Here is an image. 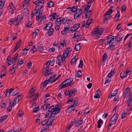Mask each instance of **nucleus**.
Returning <instances> with one entry per match:
<instances>
[{"mask_svg": "<svg viewBox=\"0 0 132 132\" xmlns=\"http://www.w3.org/2000/svg\"><path fill=\"white\" fill-rule=\"evenodd\" d=\"M90 110L88 108L86 109L85 110L84 113L85 114H87L89 112Z\"/></svg>", "mask_w": 132, "mask_h": 132, "instance_id": "55", "label": "nucleus"}, {"mask_svg": "<svg viewBox=\"0 0 132 132\" xmlns=\"http://www.w3.org/2000/svg\"><path fill=\"white\" fill-rule=\"evenodd\" d=\"M35 91V90H34L33 88H32L31 89L30 93L29 94V97H33V99L30 101V102L31 103H34V101L37 100L39 94L38 93H36L34 95H33Z\"/></svg>", "mask_w": 132, "mask_h": 132, "instance_id": "6", "label": "nucleus"}, {"mask_svg": "<svg viewBox=\"0 0 132 132\" xmlns=\"http://www.w3.org/2000/svg\"><path fill=\"white\" fill-rule=\"evenodd\" d=\"M67 23L68 24V25L67 26H69V28L70 27V26L71 25L72 23V21L71 20H68L67 21Z\"/></svg>", "mask_w": 132, "mask_h": 132, "instance_id": "45", "label": "nucleus"}, {"mask_svg": "<svg viewBox=\"0 0 132 132\" xmlns=\"http://www.w3.org/2000/svg\"><path fill=\"white\" fill-rule=\"evenodd\" d=\"M83 61L82 60H80V63L78 66V67L80 68H82L83 67Z\"/></svg>", "mask_w": 132, "mask_h": 132, "instance_id": "53", "label": "nucleus"}, {"mask_svg": "<svg viewBox=\"0 0 132 132\" xmlns=\"http://www.w3.org/2000/svg\"><path fill=\"white\" fill-rule=\"evenodd\" d=\"M72 127L71 124H69L68 125L67 127V129L66 131V132H69V130Z\"/></svg>", "mask_w": 132, "mask_h": 132, "instance_id": "50", "label": "nucleus"}, {"mask_svg": "<svg viewBox=\"0 0 132 132\" xmlns=\"http://www.w3.org/2000/svg\"><path fill=\"white\" fill-rule=\"evenodd\" d=\"M91 6L89 5H85L83 6V7L84 8V10L85 11H87L89 9Z\"/></svg>", "mask_w": 132, "mask_h": 132, "instance_id": "43", "label": "nucleus"}, {"mask_svg": "<svg viewBox=\"0 0 132 132\" xmlns=\"http://www.w3.org/2000/svg\"><path fill=\"white\" fill-rule=\"evenodd\" d=\"M57 59L58 61H59L64 62L65 60V58H64L61 55H59L57 57Z\"/></svg>", "mask_w": 132, "mask_h": 132, "instance_id": "28", "label": "nucleus"}, {"mask_svg": "<svg viewBox=\"0 0 132 132\" xmlns=\"http://www.w3.org/2000/svg\"><path fill=\"white\" fill-rule=\"evenodd\" d=\"M80 24L79 23L75 24L73 27H71L70 30L72 32H74L76 31L80 27Z\"/></svg>", "mask_w": 132, "mask_h": 132, "instance_id": "16", "label": "nucleus"}, {"mask_svg": "<svg viewBox=\"0 0 132 132\" xmlns=\"http://www.w3.org/2000/svg\"><path fill=\"white\" fill-rule=\"evenodd\" d=\"M114 36L110 35L108 36L107 40L108 41L107 42V44L106 45H110L111 44H112L114 43Z\"/></svg>", "mask_w": 132, "mask_h": 132, "instance_id": "12", "label": "nucleus"}, {"mask_svg": "<svg viewBox=\"0 0 132 132\" xmlns=\"http://www.w3.org/2000/svg\"><path fill=\"white\" fill-rule=\"evenodd\" d=\"M1 106L3 108H5L6 105L5 103L3 102H2L1 103Z\"/></svg>", "mask_w": 132, "mask_h": 132, "instance_id": "57", "label": "nucleus"}, {"mask_svg": "<svg viewBox=\"0 0 132 132\" xmlns=\"http://www.w3.org/2000/svg\"><path fill=\"white\" fill-rule=\"evenodd\" d=\"M51 117L48 120H46V121H47L46 122V127L47 126L48 127L49 126H51L52 125L53 121L55 119V118L54 117Z\"/></svg>", "mask_w": 132, "mask_h": 132, "instance_id": "17", "label": "nucleus"}, {"mask_svg": "<svg viewBox=\"0 0 132 132\" xmlns=\"http://www.w3.org/2000/svg\"><path fill=\"white\" fill-rule=\"evenodd\" d=\"M115 46L114 45L111 44L109 46V47L108 48V49L110 48L111 50H114L115 48Z\"/></svg>", "mask_w": 132, "mask_h": 132, "instance_id": "56", "label": "nucleus"}, {"mask_svg": "<svg viewBox=\"0 0 132 132\" xmlns=\"http://www.w3.org/2000/svg\"><path fill=\"white\" fill-rule=\"evenodd\" d=\"M7 11L9 13L11 12L12 14H13V12L15 9L14 5L11 2L10 3L9 6L7 8Z\"/></svg>", "mask_w": 132, "mask_h": 132, "instance_id": "14", "label": "nucleus"}, {"mask_svg": "<svg viewBox=\"0 0 132 132\" xmlns=\"http://www.w3.org/2000/svg\"><path fill=\"white\" fill-rule=\"evenodd\" d=\"M81 72V70H78L77 73L76 75V77H81L82 76Z\"/></svg>", "mask_w": 132, "mask_h": 132, "instance_id": "37", "label": "nucleus"}, {"mask_svg": "<svg viewBox=\"0 0 132 132\" xmlns=\"http://www.w3.org/2000/svg\"><path fill=\"white\" fill-rule=\"evenodd\" d=\"M113 7L112 6H111L110 9H109L108 11H107L104 14V15H109L111 16L112 12L113 11L112 10V9Z\"/></svg>", "mask_w": 132, "mask_h": 132, "instance_id": "23", "label": "nucleus"}, {"mask_svg": "<svg viewBox=\"0 0 132 132\" xmlns=\"http://www.w3.org/2000/svg\"><path fill=\"white\" fill-rule=\"evenodd\" d=\"M22 12L23 13L28 14V9L27 7H26L22 10Z\"/></svg>", "mask_w": 132, "mask_h": 132, "instance_id": "49", "label": "nucleus"}, {"mask_svg": "<svg viewBox=\"0 0 132 132\" xmlns=\"http://www.w3.org/2000/svg\"><path fill=\"white\" fill-rule=\"evenodd\" d=\"M60 110V108L56 106H52L48 109V111L46 112L45 117L47 118L52 117L55 118V114L59 112Z\"/></svg>", "mask_w": 132, "mask_h": 132, "instance_id": "1", "label": "nucleus"}, {"mask_svg": "<svg viewBox=\"0 0 132 132\" xmlns=\"http://www.w3.org/2000/svg\"><path fill=\"white\" fill-rule=\"evenodd\" d=\"M61 22L63 24L65 23L68 20V18L67 17L63 18L61 17Z\"/></svg>", "mask_w": 132, "mask_h": 132, "instance_id": "35", "label": "nucleus"}, {"mask_svg": "<svg viewBox=\"0 0 132 132\" xmlns=\"http://www.w3.org/2000/svg\"><path fill=\"white\" fill-rule=\"evenodd\" d=\"M18 115L19 117H21L23 115V113L22 111H19L18 113Z\"/></svg>", "mask_w": 132, "mask_h": 132, "instance_id": "62", "label": "nucleus"}, {"mask_svg": "<svg viewBox=\"0 0 132 132\" xmlns=\"http://www.w3.org/2000/svg\"><path fill=\"white\" fill-rule=\"evenodd\" d=\"M129 101L128 102H127L128 106H129V103L130 102H132V93H130L129 94Z\"/></svg>", "mask_w": 132, "mask_h": 132, "instance_id": "34", "label": "nucleus"}, {"mask_svg": "<svg viewBox=\"0 0 132 132\" xmlns=\"http://www.w3.org/2000/svg\"><path fill=\"white\" fill-rule=\"evenodd\" d=\"M30 0H24V1L22 2L23 4L22 6L23 7L25 6H26L25 5L28 3Z\"/></svg>", "mask_w": 132, "mask_h": 132, "instance_id": "41", "label": "nucleus"}, {"mask_svg": "<svg viewBox=\"0 0 132 132\" xmlns=\"http://www.w3.org/2000/svg\"><path fill=\"white\" fill-rule=\"evenodd\" d=\"M57 80V79H56L55 78H50L49 79L50 82V83H52L55 82Z\"/></svg>", "mask_w": 132, "mask_h": 132, "instance_id": "47", "label": "nucleus"}, {"mask_svg": "<svg viewBox=\"0 0 132 132\" xmlns=\"http://www.w3.org/2000/svg\"><path fill=\"white\" fill-rule=\"evenodd\" d=\"M89 25V24H88V23H87V22H85V21H84L83 23V24H82V27H85L86 28H87Z\"/></svg>", "mask_w": 132, "mask_h": 132, "instance_id": "48", "label": "nucleus"}, {"mask_svg": "<svg viewBox=\"0 0 132 132\" xmlns=\"http://www.w3.org/2000/svg\"><path fill=\"white\" fill-rule=\"evenodd\" d=\"M117 90L114 92L113 93H110L109 96H108V98H111L113 97L114 96L116 95H117Z\"/></svg>", "mask_w": 132, "mask_h": 132, "instance_id": "25", "label": "nucleus"}, {"mask_svg": "<svg viewBox=\"0 0 132 132\" xmlns=\"http://www.w3.org/2000/svg\"><path fill=\"white\" fill-rule=\"evenodd\" d=\"M61 17H59L57 18L56 20V22L55 23L56 25H60L61 22Z\"/></svg>", "mask_w": 132, "mask_h": 132, "instance_id": "32", "label": "nucleus"}, {"mask_svg": "<svg viewBox=\"0 0 132 132\" xmlns=\"http://www.w3.org/2000/svg\"><path fill=\"white\" fill-rule=\"evenodd\" d=\"M67 44V43L65 39L62 40L60 41V44L58 46L59 48H63Z\"/></svg>", "mask_w": 132, "mask_h": 132, "instance_id": "18", "label": "nucleus"}, {"mask_svg": "<svg viewBox=\"0 0 132 132\" xmlns=\"http://www.w3.org/2000/svg\"><path fill=\"white\" fill-rule=\"evenodd\" d=\"M78 100L76 98H73L71 99L68 100L67 103H70L71 104L73 103L72 105L68 108L67 110V112L68 113L71 112L73 111L77 104Z\"/></svg>", "mask_w": 132, "mask_h": 132, "instance_id": "2", "label": "nucleus"}, {"mask_svg": "<svg viewBox=\"0 0 132 132\" xmlns=\"http://www.w3.org/2000/svg\"><path fill=\"white\" fill-rule=\"evenodd\" d=\"M107 59V55L106 53H104L103 56L102 61H105Z\"/></svg>", "mask_w": 132, "mask_h": 132, "instance_id": "44", "label": "nucleus"}, {"mask_svg": "<svg viewBox=\"0 0 132 132\" xmlns=\"http://www.w3.org/2000/svg\"><path fill=\"white\" fill-rule=\"evenodd\" d=\"M18 67V65L17 64H14L12 67H11L9 71V72L10 73V75L13 73Z\"/></svg>", "mask_w": 132, "mask_h": 132, "instance_id": "15", "label": "nucleus"}, {"mask_svg": "<svg viewBox=\"0 0 132 132\" xmlns=\"http://www.w3.org/2000/svg\"><path fill=\"white\" fill-rule=\"evenodd\" d=\"M123 37V35L122 34H120L116 36L115 39L118 42H119L122 40Z\"/></svg>", "mask_w": 132, "mask_h": 132, "instance_id": "22", "label": "nucleus"}, {"mask_svg": "<svg viewBox=\"0 0 132 132\" xmlns=\"http://www.w3.org/2000/svg\"><path fill=\"white\" fill-rule=\"evenodd\" d=\"M55 59H53L47 61L46 63V65L53 66L55 63Z\"/></svg>", "mask_w": 132, "mask_h": 132, "instance_id": "20", "label": "nucleus"}, {"mask_svg": "<svg viewBox=\"0 0 132 132\" xmlns=\"http://www.w3.org/2000/svg\"><path fill=\"white\" fill-rule=\"evenodd\" d=\"M41 9L36 8L35 10L33 11V12L35 13V15L36 16V19L37 20H39L41 17L42 15V12L40 11Z\"/></svg>", "mask_w": 132, "mask_h": 132, "instance_id": "7", "label": "nucleus"}, {"mask_svg": "<svg viewBox=\"0 0 132 132\" xmlns=\"http://www.w3.org/2000/svg\"><path fill=\"white\" fill-rule=\"evenodd\" d=\"M23 63V61L21 60H19L18 62V64L20 66Z\"/></svg>", "mask_w": 132, "mask_h": 132, "instance_id": "63", "label": "nucleus"}, {"mask_svg": "<svg viewBox=\"0 0 132 132\" xmlns=\"http://www.w3.org/2000/svg\"><path fill=\"white\" fill-rule=\"evenodd\" d=\"M50 106V104H45L43 105L41 108V110L43 111H45Z\"/></svg>", "mask_w": 132, "mask_h": 132, "instance_id": "21", "label": "nucleus"}, {"mask_svg": "<svg viewBox=\"0 0 132 132\" xmlns=\"http://www.w3.org/2000/svg\"><path fill=\"white\" fill-rule=\"evenodd\" d=\"M82 13V11L81 8H78L74 14V19H76L78 18L81 16Z\"/></svg>", "mask_w": 132, "mask_h": 132, "instance_id": "8", "label": "nucleus"}, {"mask_svg": "<svg viewBox=\"0 0 132 132\" xmlns=\"http://www.w3.org/2000/svg\"><path fill=\"white\" fill-rule=\"evenodd\" d=\"M53 71H52V70L51 69H50V70H46V72L45 73V76H47L49 75H50L52 73Z\"/></svg>", "mask_w": 132, "mask_h": 132, "instance_id": "36", "label": "nucleus"}, {"mask_svg": "<svg viewBox=\"0 0 132 132\" xmlns=\"http://www.w3.org/2000/svg\"><path fill=\"white\" fill-rule=\"evenodd\" d=\"M39 30L37 29H35L34 31L32 32V36L33 37H35L37 35V33L39 32Z\"/></svg>", "mask_w": 132, "mask_h": 132, "instance_id": "31", "label": "nucleus"}, {"mask_svg": "<svg viewBox=\"0 0 132 132\" xmlns=\"http://www.w3.org/2000/svg\"><path fill=\"white\" fill-rule=\"evenodd\" d=\"M7 61V63L9 65V66L10 65L13 63V60L11 59L8 58V57Z\"/></svg>", "mask_w": 132, "mask_h": 132, "instance_id": "33", "label": "nucleus"}, {"mask_svg": "<svg viewBox=\"0 0 132 132\" xmlns=\"http://www.w3.org/2000/svg\"><path fill=\"white\" fill-rule=\"evenodd\" d=\"M98 33V29H94L92 33V34L93 35H94L95 34H97Z\"/></svg>", "mask_w": 132, "mask_h": 132, "instance_id": "46", "label": "nucleus"}, {"mask_svg": "<svg viewBox=\"0 0 132 132\" xmlns=\"http://www.w3.org/2000/svg\"><path fill=\"white\" fill-rule=\"evenodd\" d=\"M77 91L76 89L74 88L65 90L64 94L65 96H68L69 98L72 97L77 92Z\"/></svg>", "mask_w": 132, "mask_h": 132, "instance_id": "5", "label": "nucleus"}, {"mask_svg": "<svg viewBox=\"0 0 132 132\" xmlns=\"http://www.w3.org/2000/svg\"><path fill=\"white\" fill-rule=\"evenodd\" d=\"M52 27V24L51 23H48L46 24V30H49L51 29Z\"/></svg>", "mask_w": 132, "mask_h": 132, "instance_id": "30", "label": "nucleus"}, {"mask_svg": "<svg viewBox=\"0 0 132 132\" xmlns=\"http://www.w3.org/2000/svg\"><path fill=\"white\" fill-rule=\"evenodd\" d=\"M126 74L125 71H122L120 74L121 77L122 78L126 76Z\"/></svg>", "mask_w": 132, "mask_h": 132, "instance_id": "40", "label": "nucleus"}, {"mask_svg": "<svg viewBox=\"0 0 132 132\" xmlns=\"http://www.w3.org/2000/svg\"><path fill=\"white\" fill-rule=\"evenodd\" d=\"M39 108L38 107H37L36 108H34L33 110V112H36L37 111H39Z\"/></svg>", "mask_w": 132, "mask_h": 132, "instance_id": "60", "label": "nucleus"}, {"mask_svg": "<svg viewBox=\"0 0 132 132\" xmlns=\"http://www.w3.org/2000/svg\"><path fill=\"white\" fill-rule=\"evenodd\" d=\"M127 116V114L124 112H123L122 114L121 119H123Z\"/></svg>", "mask_w": 132, "mask_h": 132, "instance_id": "64", "label": "nucleus"}, {"mask_svg": "<svg viewBox=\"0 0 132 132\" xmlns=\"http://www.w3.org/2000/svg\"><path fill=\"white\" fill-rule=\"evenodd\" d=\"M38 50L40 52H42V51H44L45 49H44V47L43 46L39 47H38Z\"/></svg>", "mask_w": 132, "mask_h": 132, "instance_id": "61", "label": "nucleus"}, {"mask_svg": "<svg viewBox=\"0 0 132 132\" xmlns=\"http://www.w3.org/2000/svg\"><path fill=\"white\" fill-rule=\"evenodd\" d=\"M78 9V6L77 5L73 6L71 7V11L73 13L75 12Z\"/></svg>", "mask_w": 132, "mask_h": 132, "instance_id": "29", "label": "nucleus"}, {"mask_svg": "<svg viewBox=\"0 0 132 132\" xmlns=\"http://www.w3.org/2000/svg\"><path fill=\"white\" fill-rule=\"evenodd\" d=\"M91 14L88 12H86L85 13V17L86 18H88L90 17Z\"/></svg>", "mask_w": 132, "mask_h": 132, "instance_id": "54", "label": "nucleus"}, {"mask_svg": "<svg viewBox=\"0 0 132 132\" xmlns=\"http://www.w3.org/2000/svg\"><path fill=\"white\" fill-rule=\"evenodd\" d=\"M87 23L89 24V25H90V23H92V20L91 18H88L87 21Z\"/></svg>", "mask_w": 132, "mask_h": 132, "instance_id": "58", "label": "nucleus"}, {"mask_svg": "<svg viewBox=\"0 0 132 132\" xmlns=\"http://www.w3.org/2000/svg\"><path fill=\"white\" fill-rule=\"evenodd\" d=\"M48 30L47 32L49 36H51L53 34L54 32V29L53 28H51L49 30Z\"/></svg>", "mask_w": 132, "mask_h": 132, "instance_id": "26", "label": "nucleus"}, {"mask_svg": "<svg viewBox=\"0 0 132 132\" xmlns=\"http://www.w3.org/2000/svg\"><path fill=\"white\" fill-rule=\"evenodd\" d=\"M57 15L56 13H54L49 16V19L50 20L53 21L56 19V17Z\"/></svg>", "mask_w": 132, "mask_h": 132, "instance_id": "24", "label": "nucleus"}, {"mask_svg": "<svg viewBox=\"0 0 132 132\" xmlns=\"http://www.w3.org/2000/svg\"><path fill=\"white\" fill-rule=\"evenodd\" d=\"M29 49H27L26 48H24L23 50V52H22V54L24 55H25L27 54Z\"/></svg>", "mask_w": 132, "mask_h": 132, "instance_id": "42", "label": "nucleus"}, {"mask_svg": "<svg viewBox=\"0 0 132 132\" xmlns=\"http://www.w3.org/2000/svg\"><path fill=\"white\" fill-rule=\"evenodd\" d=\"M82 123V120H79L78 119L76 122V123L75 124V126L77 127L81 125Z\"/></svg>", "mask_w": 132, "mask_h": 132, "instance_id": "27", "label": "nucleus"}, {"mask_svg": "<svg viewBox=\"0 0 132 132\" xmlns=\"http://www.w3.org/2000/svg\"><path fill=\"white\" fill-rule=\"evenodd\" d=\"M73 81V79L72 78H70L62 82V84L60 85L58 87L59 89L68 87L70 86Z\"/></svg>", "mask_w": 132, "mask_h": 132, "instance_id": "3", "label": "nucleus"}, {"mask_svg": "<svg viewBox=\"0 0 132 132\" xmlns=\"http://www.w3.org/2000/svg\"><path fill=\"white\" fill-rule=\"evenodd\" d=\"M80 48V44H76L75 45L74 48L76 51H79Z\"/></svg>", "mask_w": 132, "mask_h": 132, "instance_id": "38", "label": "nucleus"}, {"mask_svg": "<svg viewBox=\"0 0 132 132\" xmlns=\"http://www.w3.org/2000/svg\"><path fill=\"white\" fill-rule=\"evenodd\" d=\"M5 2L4 1H0V9H2L4 6Z\"/></svg>", "mask_w": 132, "mask_h": 132, "instance_id": "52", "label": "nucleus"}, {"mask_svg": "<svg viewBox=\"0 0 132 132\" xmlns=\"http://www.w3.org/2000/svg\"><path fill=\"white\" fill-rule=\"evenodd\" d=\"M44 1L43 0H42L40 1V0L37 2V4H36V6L35 8H38L40 9H41L43 7V5L44 4Z\"/></svg>", "mask_w": 132, "mask_h": 132, "instance_id": "13", "label": "nucleus"}, {"mask_svg": "<svg viewBox=\"0 0 132 132\" xmlns=\"http://www.w3.org/2000/svg\"><path fill=\"white\" fill-rule=\"evenodd\" d=\"M71 51V50L70 47H68L65 50H64L62 55V56L64 57V58H65V59L67 57L68 54Z\"/></svg>", "mask_w": 132, "mask_h": 132, "instance_id": "11", "label": "nucleus"}, {"mask_svg": "<svg viewBox=\"0 0 132 132\" xmlns=\"http://www.w3.org/2000/svg\"><path fill=\"white\" fill-rule=\"evenodd\" d=\"M19 47L20 46H19V45H16L14 47V50L13 51V52L14 53L17 51L18 50Z\"/></svg>", "mask_w": 132, "mask_h": 132, "instance_id": "59", "label": "nucleus"}, {"mask_svg": "<svg viewBox=\"0 0 132 132\" xmlns=\"http://www.w3.org/2000/svg\"><path fill=\"white\" fill-rule=\"evenodd\" d=\"M118 115L114 114L110 119L108 127V130H109L112 125H115L117 122L118 118Z\"/></svg>", "mask_w": 132, "mask_h": 132, "instance_id": "4", "label": "nucleus"}, {"mask_svg": "<svg viewBox=\"0 0 132 132\" xmlns=\"http://www.w3.org/2000/svg\"><path fill=\"white\" fill-rule=\"evenodd\" d=\"M59 44V42L58 40H56L53 43V46L55 47L57 46Z\"/></svg>", "mask_w": 132, "mask_h": 132, "instance_id": "51", "label": "nucleus"}, {"mask_svg": "<svg viewBox=\"0 0 132 132\" xmlns=\"http://www.w3.org/2000/svg\"><path fill=\"white\" fill-rule=\"evenodd\" d=\"M23 95H19L16 96L13 100V102L12 103V105L14 107L16 104L19 103V101L21 99Z\"/></svg>", "mask_w": 132, "mask_h": 132, "instance_id": "9", "label": "nucleus"}, {"mask_svg": "<svg viewBox=\"0 0 132 132\" xmlns=\"http://www.w3.org/2000/svg\"><path fill=\"white\" fill-rule=\"evenodd\" d=\"M23 17L21 15H18L16 19L14 21V23L15 24V25L19 24L22 21Z\"/></svg>", "mask_w": 132, "mask_h": 132, "instance_id": "10", "label": "nucleus"}, {"mask_svg": "<svg viewBox=\"0 0 132 132\" xmlns=\"http://www.w3.org/2000/svg\"><path fill=\"white\" fill-rule=\"evenodd\" d=\"M69 26H66L65 27L64 30L61 31V34L63 35H65L68 33L69 31Z\"/></svg>", "mask_w": 132, "mask_h": 132, "instance_id": "19", "label": "nucleus"}, {"mask_svg": "<svg viewBox=\"0 0 132 132\" xmlns=\"http://www.w3.org/2000/svg\"><path fill=\"white\" fill-rule=\"evenodd\" d=\"M48 7L49 8L53 7L54 6V3L52 1H50L48 3Z\"/></svg>", "mask_w": 132, "mask_h": 132, "instance_id": "39", "label": "nucleus"}]
</instances>
